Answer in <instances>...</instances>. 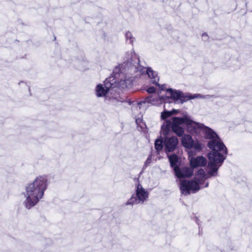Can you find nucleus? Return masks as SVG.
<instances>
[{
    "label": "nucleus",
    "mask_w": 252,
    "mask_h": 252,
    "mask_svg": "<svg viewBox=\"0 0 252 252\" xmlns=\"http://www.w3.org/2000/svg\"><path fill=\"white\" fill-rule=\"evenodd\" d=\"M122 72L129 75L130 82H133L134 78L140 76L146 72L152 84L159 85V78L158 73L150 67H144L141 65L139 57L135 53L131 54L130 59L122 64Z\"/></svg>",
    "instance_id": "nucleus-1"
},
{
    "label": "nucleus",
    "mask_w": 252,
    "mask_h": 252,
    "mask_svg": "<svg viewBox=\"0 0 252 252\" xmlns=\"http://www.w3.org/2000/svg\"><path fill=\"white\" fill-rule=\"evenodd\" d=\"M48 185L47 176L41 175L37 177L32 183L27 186L24 194L26 199L23 202L26 209L30 210L37 204L43 198Z\"/></svg>",
    "instance_id": "nucleus-2"
},
{
    "label": "nucleus",
    "mask_w": 252,
    "mask_h": 252,
    "mask_svg": "<svg viewBox=\"0 0 252 252\" xmlns=\"http://www.w3.org/2000/svg\"><path fill=\"white\" fill-rule=\"evenodd\" d=\"M125 74H126L125 80H122L120 82H117V86L110 89L108 95L106 96V100L109 101L110 103L114 105L117 106L121 103L126 102L125 96L120 94V89L127 88V81H129V83L132 82H130L129 75L126 73Z\"/></svg>",
    "instance_id": "nucleus-3"
},
{
    "label": "nucleus",
    "mask_w": 252,
    "mask_h": 252,
    "mask_svg": "<svg viewBox=\"0 0 252 252\" xmlns=\"http://www.w3.org/2000/svg\"><path fill=\"white\" fill-rule=\"evenodd\" d=\"M207 147L211 150L208 153L207 157H214V158L226 159L228 150L221 139L219 137L207 143Z\"/></svg>",
    "instance_id": "nucleus-4"
},
{
    "label": "nucleus",
    "mask_w": 252,
    "mask_h": 252,
    "mask_svg": "<svg viewBox=\"0 0 252 252\" xmlns=\"http://www.w3.org/2000/svg\"><path fill=\"white\" fill-rule=\"evenodd\" d=\"M149 198V192L138 183L136 185L135 193L125 203V206H131L143 204Z\"/></svg>",
    "instance_id": "nucleus-5"
},
{
    "label": "nucleus",
    "mask_w": 252,
    "mask_h": 252,
    "mask_svg": "<svg viewBox=\"0 0 252 252\" xmlns=\"http://www.w3.org/2000/svg\"><path fill=\"white\" fill-rule=\"evenodd\" d=\"M202 179L195 178L194 180L181 181L180 184V189L182 194L185 195H189L191 191L192 193H196L201 189L200 185L203 184Z\"/></svg>",
    "instance_id": "nucleus-6"
},
{
    "label": "nucleus",
    "mask_w": 252,
    "mask_h": 252,
    "mask_svg": "<svg viewBox=\"0 0 252 252\" xmlns=\"http://www.w3.org/2000/svg\"><path fill=\"white\" fill-rule=\"evenodd\" d=\"M117 86V79L113 75L105 79L104 81V87L101 84L97 85L95 88V94L98 97H105L108 95L110 90Z\"/></svg>",
    "instance_id": "nucleus-7"
},
{
    "label": "nucleus",
    "mask_w": 252,
    "mask_h": 252,
    "mask_svg": "<svg viewBox=\"0 0 252 252\" xmlns=\"http://www.w3.org/2000/svg\"><path fill=\"white\" fill-rule=\"evenodd\" d=\"M209 161L207 167L209 171L207 172L208 178L216 176L218 175L219 168L222 165L225 159L214 158V157H208Z\"/></svg>",
    "instance_id": "nucleus-8"
},
{
    "label": "nucleus",
    "mask_w": 252,
    "mask_h": 252,
    "mask_svg": "<svg viewBox=\"0 0 252 252\" xmlns=\"http://www.w3.org/2000/svg\"><path fill=\"white\" fill-rule=\"evenodd\" d=\"M183 119V117H172V131L178 136L182 137L184 135L185 129L181 125L184 124V122H188Z\"/></svg>",
    "instance_id": "nucleus-9"
},
{
    "label": "nucleus",
    "mask_w": 252,
    "mask_h": 252,
    "mask_svg": "<svg viewBox=\"0 0 252 252\" xmlns=\"http://www.w3.org/2000/svg\"><path fill=\"white\" fill-rule=\"evenodd\" d=\"M179 143L178 139L175 136L164 137V151L166 153L174 151Z\"/></svg>",
    "instance_id": "nucleus-10"
},
{
    "label": "nucleus",
    "mask_w": 252,
    "mask_h": 252,
    "mask_svg": "<svg viewBox=\"0 0 252 252\" xmlns=\"http://www.w3.org/2000/svg\"><path fill=\"white\" fill-rule=\"evenodd\" d=\"M183 119L188 122H184L186 126L187 130L190 133H196L197 129H201L203 128L204 124L196 123L190 119L188 116H184Z\"/></svg>",
    "instance_id": "nucleus-11"
},
{
    "label": "nucleus",
    "mask_w": 252,
    "mask_h": 252,
    "mask_svg": "<svg viewBox=\"0 0 252 252\" xmlns=\"http://www.w3.org/2000/svg\"><path fill=\"white\" fill-rule=\"evenodd\" d=\"M166 92L170 94V96L166 95H161L159 97V99L164 102H168L170 99L175 101H179L180 99L182 91L175 90L172 88H168L166 90Z\"/></svg>",
    "instance_id": "nucleus-12"
},
{
    "label": "nucleus",
    "mask_w": 252,
    "mask_h": 252,
    "mask_svg": "<svg viewBox=\"0 0 252 252\" xmlns=\"http://www.w3.org/2000/svg\"><path fill=\"white\" fill-rule=\"evenodd\" d=\"M189 160V166L193 170L199 167H205L207 163L206 158L202 156L191 157Z\"/></svg>",
    "instance_id": "nucleus-13"
},
{
    "label": "nucleus",
    "mask_w": 252,
    "mask_h": 252,
    "mask_svg": "<svg viewBox=\"0 0 252 252\" xmlns=\"http://www.w3.org/2000/svg\"><path fill=\"white\" fill-rule=\"evenodd\" d=\"M174 172L176 176L179 179L189 178L192 176L193 170L190 167H179Z\"/></svg>",
    "instance_id": "nucleus-14"
},
{
    "label": "nucleus",
    "mask_w": 252,
    "mask_h": 252,
    "mask_svg": "<svg viewBox=\"0 0 252 252\" xmlns=\"http://www.w3.org/2000/svg\"><path fill=\"white\" fill-rule=\"evenodd\" d=\"M202 130H203L204 137L205 139L212 140L220 137L213 129L204 125Z\"/></svg>",
    "instance_id": "nucleus-15"
},
{
    "label": "nucleus",
    "mask_w": 252,
    "mask_h": 252,
    "mask_svg": "<svg viewBox=\"0 0 252 252\" xmlns=\"http://www.w3.org/2000/svg\"><path fill=\"white\" fill-rule=\"evenodd\" d=\"M172 120H166L161 126L160 132L163 137L168 136L170 129H172Z\"/></svg>",
    "instance_id": "nucleus-16"
},
{
    "label": "nucleus",
    "mask_w": 252,
    "mask_h": 252,
    "mask_svg": "<svg viewBox=\"0 0 252 252\" xmlns=\"http://www.w3.org/2000/svg\"><path fill=\"white\" fill-rule=\"evenodd\" d=\"M168 158L170 166L173 168L174 171H175L180 167V162L179 158L175 154L168 156Z\"/></svg>",
    "instance_id": "nucleus-17"
},
{
    "label": "nucleus",
    "mask_w": 252,
    "mask_h": 252,
    "mask_svg": "<svg viewBox=\"0 0 252 252\" xmlns=\"http://www.w3.org/2000/svg\"><path fill=\"white\" fill-rule=\"evenodd\" d=\"M181 142L182 145L186 148L191 149L192 148L193 140L192 137L189 134H185L182 137Z\"/></svg>",
    "instance_id": "nucleus-18"
},
{
    "label": "nucleus",
    "mask_w": 252,
    "mask_h": 252,
    "mask_svg": "<svg viewBox=\"0 0 252 252\" xmlns=\"http://www.w3.org/2000/svg\"><path fill=\"white\" fill-rule=\"evenodd\" d=\"M164 147V137L161 135L159 136L155 141V148L158 153L160 152Z\"/></svg>",
    "instance_id": "nucleus-19"
},
{
    "label": "nucleus",
    "mask_w": 252,
    "mask_h": 252,
    "mask_svg": "<svg viewBox=\"0 0 252 252\" xmlns=\"http://www.w3.org/2000/svg\"><path fill=\"white\" fill-rule=\"evenodd\" d=\"M195 98H197V96H196V94H191L190 93L185 94L182 92V94H181V97L180 99H179V101L181 103H183L187 101L188 100L194 99Z\"/></svg>",
    "instance_id": "nucleus-20"
},
{
    "label": "nucleus",
    "mask_w": 252,
    "mask_h": 252,
    "mask_svg": "<svg viewBox=\"0 0 252 252\" xmlns=\"http://www.w3.org/2000/svg\"><path fill=\"white\" fill-rule=\"evenodd\" d=\"M155 101V98H154L152 96H149L146 97L143 101H141L138 102V105L139 107V108H141L142 104H145L146 103H149L154 104Z\"/></svg>",
    "instance_id": "nucleus-21"
},
{
    "label": "nucleus",
    "mask_w": 252,
    "mask_h": 252,
    "mask_svg": "<svg viewBox=\"0 0 252 252\" xmlns=\"http://www.w3.org/2000/svg\"><path fill=\"white\" fill-rule=\"evenodd\" d=\"M126 42L129 44H133L135 40V38L133 36L132 33L130 32H127L125 34Z\"/></svg>",
    "instance_id": "nucleus-22"
},
{
    "label": "nucleus",
    "mask_w": 252,
    "mask_h": 252,
    "mask_svg": "<svg viewBox=\"0 0 252 252\" xmlns=\"http://www.w3.org/2000/svg\"><path fill=\"white\" fill-rule=\"evenodd\" d=\"M173 115H174V113H172L169 111L164 110L161 113V118L165 121L166 119L169 118Z\"/></svg>",
    "instance_id": "nucleus-23"
},
{
    "label": "nucleus",
    "mask_w": 252,
    "mask_h": 252,
    "mask_svg": "<svg viewBox=\"0 0 252 252\" xmlns=\"http://www.w3.org/2000/svg\"><path fill=\"white\" fill-rule=\"evenodd\" d=\"M192 148H194L196 151H199L203 148L202 144L198 141L195 142L193 141V144H192Z\"/></svg>",
    "instance_id": "nucleus-24"
},
{
    "label": "nucleus",
    "mask_w": 252,
    "mask_h": 252,
    "mask_svg": "<svg viewBox=\"0 0 252 252\" xmlns=\"http://www.w3.org/2000/svg\"><path fill=\"white\" fill-rule=\"evenodd\" d=\"M197 175L202 179H208V177L204 169L200 168L197 171Z\"/></svg>",
    "instance_id": "nucleus-25"
},
{
    "label": "nucleus",
    "mask_w": 252,
    "mask_h": 252,
    "mask_svg": "<svg viewBox=\"0 0 252 252\" xmlns=\"http://www.w3.org/2000/svg\"><path fill=\"white\" fill-rule=\"evenodd\" d=\"M152 155H150L144 163V164L142 168V171L145 170L146 168L148 167V166H149L150 164V163L152 162Z\"/></svg>",
    "instance_id": "nucleus-26"
},
{
    "label": "nucleus",
    "mask_w": 252,
    "mask_h": 252,
    "mask_svg": "<svg viewBox=\"0 0 252 252\" xmlns=\"http://www.w3.org/2000/svg\"><path fill=\"white\" fill-rule=\"evenodd\" d=\"M196 96H197V98H201L204 99H209L216 97V96L215 95H202L199 94H196Z\"/></svg>",
    "instance_id": "nucleus-27"
},
{
    "label": "nucleus",
    "mask_w": 252,
    "mask_h": 252,
    "mask_svg": "<svg viewBox=\"0 0 252 252\" xmlns=\"http://www.w3.org/2000/svg\"><path fill=\"white\" fill-rule=\"evenodd\" d=\"M146 91L149 94H153L156 92V88L153 86H151V87H148L146 89Z\"/></svg>",
    "instance_id": "nucleus-28"
},
{
    "label": "nucleus",
    "mask_w": 252,
    "mask_h": 252,
    "mask_svg": "<svg viewBox=\"0 0 252 252\" xmlns=\"http://www.w3.org/2000/svg\"><path fill=\"white\" fill-rule=\"evenodd\" d=\"M202 40L204 41H207L209 39V36L207 33L204 32L202 34Z\"/></svg>",
    "instance_id": "nucleus-29"
},
{
    "label": "nucleus",
    "mask_w": 252,
    "mask_h": 252,
    "mask_svg": "<svg viewBox=\"0 0 252 252\" xmlns=\"http://www.w3.org/2000/svg\"><path fill=\"white\" fill-rule=\"evenodd\" d=\"M158 87L159 89L161 90V91H164V90H165L166 91V85L165 84H163V85H160L159 84V85H156Z\"/></svg>",
    "instance_id": "nucleus-30"
},
{
    "label": "nucleus",
    "mask_w": 252,
    "mask_h": 252,
    "mask_svg": "<svg viewBox=\"0 0 252 252\" xmlns=\"http://www.w3.org/2000/svg\"><path fill=\"white\" fill-rule=\"evenodd\" d=\"M195 221L196 223L198 225L199 231L200 232V221L197 217H195Z\"/></svg>",
    "instance_id": "nucleus-31"
},
{
    "label": "nucleus",
    "mask_w": 252,
    "mask_h": 252,
    "mask_svg": "<svg viewBox=\"0 0 252 252\" xmlns=\"http://www.w3.org/2000/svg\"><path fill=\"white\" fill-rule=\"evenodd\" d=\"M142 120L140 119V118H138V119H136V120H135V122L136 123V124L138 125H139L140 123L142 122Z\"/></svg>",
    "instance_id": "nucleus-32"
},
{
    "label": "nucleus",
    "mask_w": 252,
    "mask_h": 252,
    "mask_svg": "<svg viewBox=\"0 0 252 252\" xmlns=\"http://www.w3.org/2000/svg\"><path fill=\"white\" fill-rule=\"evenodd\" d=\"M170 112H171L172 113H174V114H176L178 112V110L176 109H172L171 111H169Z\"/></svg>",
    "instance_id": "nucleus-33"
},
{
    "label": "nucleus",
    "mask_w": 252,
    "mask_h": 252,
    "mask_svg": "<svg viewBox=\"0 0 252 252\" xmlns=\"http://www.w3.org/2000/svg\"><path fill=\"white\" fill-rule=\"evenodd\" d=\"M208 186H209V183H208V182H207V183L205 184V186H204V188H207V187H208Z\"/></svg>",
    "instance_id": "nucleus-34"
},
{
    "label": "nucleus",
    "mask_w": 252,
    "mask_h": 252,
    "mask_svg": "<svg viewBox=\"0 0 252 252\" xmlns=\"http://www.w3.org/2000/svg\"><path fill=\"white\" fill-rule=\"evenodd\" d=\"M142 171H143L142 170V171H141V172H140V173H142Z\"/></svg>",
    "instance_id": "nucleus-35"
},
{
    "label": "nucleus",
    "mask_w": 252,
    "mask_h": 252,
    "mask_svg": "<svg viewBox=\"0 0 252 252\" xmlns=\"http://www.w3.org/2000/svg\"><path fill=\"white\" fill-rule=\"evenodd\" d=\"M142 171H143L142 170V171H141V172H140V173H142Z\"/></svg>",
    "instance_id": "nucleus-36"
}]
</instances>
